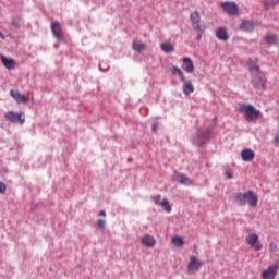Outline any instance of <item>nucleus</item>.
<instances>
[{
  "label": "nucleus",
  "mask_w": 279,
  "mask_h": 279,
  "mask_svg": "<svg viewBox=\"0 0 279 279\" xmlns=\"http://www.w3.org/2000/svg\"><path fill=\"white\" fill-rule=\"evenodd\" d=\"M172 73H173V75H175V73H177L179 75L180 80H184V77H185L184 72H182V70L178 66L172 68Z\"/></svg>",
  "instance_id": "nucleus-25"
},
{
  "label": "nucleus",
  "mask_w": 279,
  "mask_h": 279,
  "mask_svg": "<svg viewBox=\"0 0 279 279\" xmlns=\"http://www.w3.org/2000/svg\"><path fill=\"white\" fill-rule=\"evenodd\" d=\"M275 143H278L279 145V132L275 135Z\"/></svg>",
  "instance_id": "nucleus-33"
},
{
  "label": "nucleus",
  "mask_w": 279,
  "mask_h": 279,
  "mask_svg": "<svg viewBox=\"0 0 279 279\" xmlns=\"http://www.w3.org/2000/svg\"><path fill=\"white\" fill-rule=\"evenodd\" d=\"M220 7L222 8L223 12L230 16H236L239 14V5H236V2L226 1L222 2Z\"/></svg>",
  "instance_id": "nucleus-7"
},
{
  "label": "nucleus",
  "mask_w": 279,
  "mask_h": 279,
  "mask_svg": "<svg viewBox=\"0 0 279 279\" xmlns=\"http://www.w3.org/2000/svg\"><path fill=\"white\" fill-rule=\"evenodd\" d=\"M8 191V186H5V183L0 181V194L3 195Z\"/></svg>",
  "instance_id": "nucleus-31"
},
{
  "label": "nucleus",
  "mask_w": 279,
  "mask_h": 279,
  "mask_svg": "<svg viewBox=\"0 0 279 279\" xmlns=\"http://www.w3.org/2000/svg\"><path fill=\"white\" fill-rule=\"evenodd\" d=\"M51 32L57 40H63L62 26L58 22L51 24Z\"/></svg>",
  "instance_id": "nucleus-13"
},
{
  "label": "nucleus",
  "mask_w": 279,
  "mask_h": 279,
  "mask_svg": "<svg viewBox=\"0 0 279 279\" xmlns=\"http://www.w3.org/2000/svg\"><path fill=\"white\" fill-rule=\"evenodd\" d=\"M171 243L174 245V247H184V239L180 235L173 236L171 239Z\"/></svg>",
  "instance_id": "nucleus-22"
},
{
  "label": "nucleus",
  "mask_w": 279,
  "mask_h": 279,
  "mask_svg": "<svg viewBox=\"0 0 279 279\" xmlns=\"http://www.w3.org/2000/svg\"><path fill=\"white\" fill-rule=\"evenodd\" d=\"M11 25L13 27H15L16 29H19V27H21V19H19V17L13 19Z\"/></svg>",
  "instance_id": "nucleus-29"
},
{
  "label": "nucleus",
  "mask_w": 279,
  "mask_h": 279,
  "mask_svg": "<svg viewBox=\"0 0 279 279\" xmlns=\"http://www.w3.org/2000/svg\"><path fill=\"white\" fill-rule=\"evenodd\" d=\"M97 226L99 230H104L106 228V220H98Z\"/></svg>",
  "instance_id": "nucleus-32"
},
{
  "label": "nucleus",
  "mask_w": 279,
  "mask_h": 279,
  "mask_svg": "<svg viewBox=\"0 0 279 279\" xmlns=\"http://www.w3.org/2000/svg\"><path fill=\"white\" fill-rule=\"evenodd\" d=\"M162 208H165L166 213H171V205L169 204V199H163L161 202Z\"/></svg>",
  "instance_id": "nucleus-27"
},
{
  "label": "nucleus",
  "mask_w": 279,
  "mask_h": 279,
  "mask_svg": "<svg viewBox=\"0 0 279 279\" xmlns=\"http://www.w3.org/2000/svg\"><path fill=\"white\" fill-rule=\"evenodd\" d=\"M153 201L155 202L156 206H162V196L161 195L154 196Z\"/></svg>",
  "instance_id": "nucleus-28"
},
{
  "label": "nucleus",
  "mask_w": 279,
  "mask_h": 279,
  "mask_svg": "<svg viewBox=\"0 0 279 279\" xmlns=\"http://www.w3.org/2000/svg\"><path fill=\"white\" fill-rule=\"evenodd\" d=\"M5 120L11 123H20V125H23V123H25V112L14 113L10 111L5 114Z\"/></svg>",
  "instance_id": "nucleus-9"
},
{
  "label": "nucleus",
  "mask_w": 279,
  "mask_h": 279,
  "mask_svg": "<svg viewBox=\"0 0 279 279\" xmlns=\"http://www.w3.org/2000/svg\"><path fill=\"white\" fill-rule=\"evenodd\" d=\"M248 71L252 76L251 84L253 88H256L257 90H265L267 77H265V74L260 71V68L256 64V61L248 62Z\"/></svg>",
  "instance_id": "nucleus-1"
},
{
  "label": "nucleus",
  "mask_w": 279,
  "mask_h": 279,
  "mask_svg": "<svg viewBox=\"0 0 279 279\" xmlns=\"http://www.w3.org/2000/svg\"><path fill=\"white\" fill-rule=\"evenodd\" d=\"M99 217H106V213H105L104 210H101V211L99 213Z\"/></svg>",
  "instance_id": "nucleus-35"
},
{
  "label": "nucleus",
  "mask_w": 279,
  "mask_h": 279,
  "mask_svg": "<svg viewBox=\"0 0 279 279\" xmlns=\"http://www.w3.org/2000/svg\"><path fill=\"white\" fill-rule=\"evenodd\" d=\"M240 112H244V119L248 122L256 121L260 117V111L247 104L240 106Z\"/></svg>",
  "instance_id": "nucleus-4"
},
{
  "label": "nucleus",
  "mask_w": 279,
  "mask_h": 279,
  "mask_svg": "<svg viewBox=\"0 0 279 279\" xmlns=\"http://www.w3.org/2000/svg\"><path fill=\"white\" fill-rule=\"evenodd\" d=\"M246 243L255 250V252H260L263 250V244H260V240H258V234L251 233L245 238Z\"/></svg>",
  "instance_id": "nucleus-8"
},
{
  "label": "nucleus",
  "mask_w": 279,
  "mask_h": 279,
  "mask_svg": "<svg viewBox=\"0 0 279 279\" xmlns=\"http://www.w3.org/2000/svg\"><path fill=\"white\" fill-rule=\"evenodd\" d=\"M160 49L163 53H173V51H175V47L170 41L161 43Z\"/></svg>",
  "instance_id": "nucleus-20"
},
{
  "label": "nucleus",
  "mask_w": 279,
  "mask_h": 279,
  "mask_svg": "<svg viewBox=\"0 0 279 279\" xmlns=\"http://www.w3.org/2000/svg\"><path fill=\"white\" fill-rule=\"evenodd\" d=\"M142 244H144L145 247H156V238H154V235L144 234L142 238Z\"/></svg>",
  "instance_id": "nucleus-17"
},
{
  "label": "nucleus",
  "mask_w": 279,
  "mask_h": 279,
  "mask_svg": "<svg viewBox=\"0 0 279 279\" xmlns=\"http://www.w3.org/2000/svg\"><path fill=\"white\" fill-rule=\"evenodd\" d=\"M235 199L239 202L240 206H245V204H248L251 208L258 206V195H256L254 191H247L245 193L239 192L235 195Z\"/></svg>",
  "instance_id": "nucleus-2"
},
{
  "label": "nucleus",
  "mask_w": 279,
  "mask_h": 279,
  "mask_svg": "<svg viewBox=\"0 0 279 279\" xmlns=\"http://www.w3.org/2000/svg\"><path fill=\"white\" fill-rule=\"evenodd\" d=\"M268 45H276V35L269 34L265 38Z\"/></svg>",
  "instance_id": "nucleus-26"
},
{
  "label": "nucleus",
  "mask_w": 279,
  "mask_h": 279,
  "mask_svg": "<svg viewBox=\"0 0 279 279\" xmlns=\"http://www.w3.org/2000/svg\"><path fill=\"white\" fill-rule=\"evenodd\" d=\"M269 252H278V245L274 242H270Z\"/></svg>",
  "instance_id": "nucleus-30"
},
{
  "label": "nucleus",
  "mask_w": 279,
  "mask_h": 279,
  "mask_svg": "<svg viewBox=\"0 0 279 279\" xmlns=\"http://www.w3.org/2000/svg\"><path fill=\"white\" fill-rule=\"evenodd\" d=\"M240 29H243V32H254V22H250V21L242 22Z\"/></svg>",
  "instance_id": "nucleus-21"
},
{
  "label": "nucleus",
  "mask_w": 279,
  "mask_h": 279,
  "mask_svg": "<svg viewBox=\"0 0 279 279\" xmlns=\"http://www.w3.org/2000/svg\"><path fill=\"white\" fill-rule=\"evenodd\" d=\"M210 129H198V133L192 137V143L197 147H202V145H206L210 141Z\"/></svg>",
  "instance_id": "nucleus-5"
},
{
  "label": "nucleus",
  "mask_w": 279,
  "mask_h": 279,
  "mask_svg": "<svg viewBox=\"0 0 279 279\" xmlns=\"http://www.w3.org/2000/svg\"><path fill=\"white\" fill-rule=\"evenodd\" d=\"M158 129V126L156 124L153 125V132H156V130Z\"/></svg>",
  "instance_id": "nucleus-36"
},
{
  "label": "nucleus",
  "mask_w": 279,
  "mask_h": 279,
  "mask_svg": "<svg viewBox=\"0 0 279 279\" xmlns=\"http://www.w3.org/2000/svg\"><path fill=\"white\" fill-rule=\"evenodd\" d=\"M277 275H278V268H276V266L272 265L262 272V278L263 279H276Z\"/></svg>",
  "instance_id": "nucleus-11"
},
{
  "label": "nucleus",
  "mask_w": 279,
  "mask_h": 279,
  "mask_svg": "<svg viewBox=\"0 0 279 279\" xmlns=\"http://www.w3.org/2000/svg\"><path fill=\"white\" fill-rule=\"evenodd\" d=\"M241 158L244 162H252V160L256 158V154L254 150L246 148L242 150Z\"/></svg>",
  "instance_id": "nucleus-15"
},
{
  "label": "nucleus",
  "mask_w": 279,
  "mask_h": 279,
  "mask_svg": "<svg viewBox=\"0 0 279 279\" xmlns=\"http://www.w3.org/2000/svg\"><path fill=\"white\" fill-rule=\"evenodd\" d=\"M228 178L231 180V178H232V174L228 173Z\"/></svg>",
  "instance_id": "nucleus-37"
},
{
  "label": "nucleus",
  "mask_w": 279,
  "mask_h": 279,
  "mask_svg": "<svg viewBox=\"0 0 279 279\" xmlns=\"http://www.w3.org/2000/svg\"><path fill=\"white\" fill-rule=\"evenodd\" d=\"M279 0H265L264 5L266 10H269V8H274V5H278Z\"/></svg>",
  "instance_id": "nucleus-24"
},
{
  "label": "nucleus",
  "mask_w": 279,
  "mask_h": 279,
  "mask_svg": "<svg viewBox=\"0 0 279 279\" xmlns=\"http://www.w3.org/2000/svg\"><path fill=\"white\" fill-rule=\"evenodd\" d=\"M10 96L12 99H15L17 104H27V97L25 95L21 94L19 90L11 89Z\"/></svg>",
  "instance_id": "nucleus-14"
},
{
  "label": "nucleus",
  "mask_w": 279,
  "mask_h": 279,
  "mask_svg": "<svg viewBox=\"0 0 279 279\" xmlns=\"http://www.w3.org/2000/svg\"><path fill=\"white\" fill-rule=\"evenodd\" d=\"M173 180L179 182V184H183L184 186H193V180L180 172L174 173Z\"/></svg>",
  "instance_id": "nucleus-10"
},
{
  "label": "nucleus",
  "mask_w": 279,
  "mask_h": 279,
  "mask_svg": "<svg viewBox=\"0 0 279 279\" xmlns=\"http://www.w3.org/2000/svg\"><path fill=\"white\" fill-rule=\"evenodd\" d=\"M181 82L183 83L184 95H191V93H195V87H193V83H191V81L186 80V76L181 78Z\"/></svg>",
  "instance_id": "nucleus-16"
},
{
  "label": "nucleus",
  "mask_w": 279,
  "mask_h": 279,
  "mask_svg": "<svg viewBox=\"0 0 279 279\" xmlns=\"http://www.w3.org/2000/svg\"><path fill=\"white\" fill-rule=\"evenodd\" d=\"M0 58L2 60V64H4L5 69H8L9 71H12V69H14V66H16V62H14V59L7 58L3 54H1Z\"/></svg>",
  "instance_id": "nucleus-18"
},
{
  "label": "nucleus",
  "mask_w": 279,
  "mask_h": 279,
  "mask_svg": "<svg viewBox=\"0 0 279 279\" xmlns=\"http://www.w3.org/2000/svg\"><path fill=\"white\" fill-rule=\"evenodd\" d=\"M204 264L205 263L202 260H198L196 256H191L190 262L187 264V272L191 275L197 274V271L202 269Z\"/></svg>",
  "instance_id": "nucleus-6"
},
{
  "label": "nucleus",
  "mask_w": 279,
  "mask_h": 279,
  "mask_svg": "<svg viewBox=\"0 0 279 279\" xmlns=\"http://www.w3.org/2000/svg\"><path fill=\"white\" fill-rule=\"evenodd\" d=\"M0 38H1L2 40H5V35H3L2 32H0Z\"/></svg>",
  "instance_id": "nucleus-34"
},
{
  "label": "nucleus",
  "mask_w": 279,
  "mask_h": 279,
  "mask_svg": "<svg viewBox=\"0 0 279 279\" xmlns=\"http://www.w3.org/2000/svg\"><path fill=\"white\" fill-rule=\"evenodd\" d=\"M190 23L195 32H197V40H202L204 32H206V25L202 23V15L199 11H194L190 13Z\"/></svg>",
  "instance_id": "nucleus-3"
},
{
  "label": "nucleus",
  "mask_w": 279,
  "mask_h": 279,
  "mask_svg": "<svg viewBox=\"0 0 279 279\" xmlns=\"http://www.w3.org/2000/svg\"><path fill=\"white\" fill-rule=\"evenodd\" d=\"M216 37L218 40H222L226 43L230 37L228 36V29L226 27H219L216 32Z\"/></svg>",
  "instance_id": "nucleus-19"
},
{
  "label": "nucleus",
  "mask_w": 279,
  "mask_h": 279,
  "mask_svg": "<svg viewBox=\"0 0 279 279\" xmlns=\"http://www.w3.org/2000/svg\"><path fill=\"white\" fill-rule=\"evenodd\" d=\"M182 70L185 71V73H193L195 71V65L193 64V60L189 57H184L182 59Z\"/></svg>",
  "instance_id": "nucleus-12"
},
{
  "label": "nucleus",
  "mask_w": 279,
  "mask_h": 279,
  "mask_svg": "<svg viewBox=\"0 0 279 279\" xmlns=\"http://www.w3.org/2000/svg\"><path fill=\"white\" fill-rule=\"evenodd\" d=\"M145 44L141 41H133V50L141 53V51H145Z\"/></svg>",
  "instance_id": "nucleus-23"
}]
</instances>
